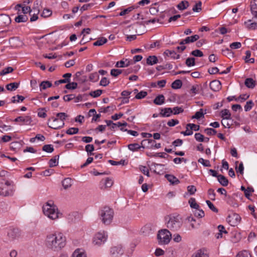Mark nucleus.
<instances>
[{
	"mask_svg": "<svg viewBox=\"0 0 257 257\" xmlns=\"http://www.w3.org/2000/svg\"><path fill=\"white\" fill-rule=\"evenodd\" d=\"M45 244L48 249L59 251L66 245V237L62 232H51L47 235Z\"/></svg>",
	"mask_w": 257,
	"mask_h": 257,
	"instance_id": "f257e3e1",
	"label": "nucleus"
},
{
	"mask_svg": "<svg viewBox=\"0 0 257 257\" xmlns=\"http://www.w3.org/2000/svg\"><path fill=\"white\" fill-rule=\"evenodd\" d=\"M43 211L46 216L52 220H55L59 217L58 209L52 201L47 202L43 205Z\"/></svg>",
	"mask_w": 257,
	"mask_h": 257,
	"instance_id": "f03ea898",
	"label": "nucleus"
},
{
	"mask_svg": "<svg viewBox=\"0 0 257 257\" xmlns=\"http://www.w3.org/2000/svg\"><path fill=\"white\" fill-rule=\"evenodd\" d=\"M99 214L102 222L105 225H109L113 219L114 212L110 207L105 206L99 211Z\"/></svg>",
	"mask_w": 257,
	"mask_h": 257,
	"instance_id": "7ed1b4c3",
	"label": "nucleus"
},
{
	"mask_svg": "<svg viewBox=\"0 0 257 257\" xmlns=\"http://www.w3.org/2000/svg\"><path fill=\"white\" fill-rule=\"evenodd\" d=\"M5 185L9 188H6L3 182H0V196L3 197L13 196L15 192V185L13 182L7 180Z\"/></svg>",
	"mask_w": 257,
	"mask_h": 257,
	"instance_id": "20e7f679",
	"label": "nucleus"
},
{
	"mask_svg": "<svg viewBox=\"0 0 257 257\" xmlns=\"http://www.w3.org/2000/svg\"><path fill=\"white\" fill-rule=\"evenodd\" d=\"M157 238L160 244H167L170 242L172 238V234L168 229H161L158 232Z\"/></svg>",
	"mask_w": 257,
	"mask_h": 257,
	"instance_id": "39448f33",
	"label": "nucleus"
},
{
	"mask_svg": "<svg viewBox=\"0 0 257 257\" xmlns=\"http://www.w3.org/2000/svg\"><path fill=\"white\" fill-rule=\"evenodd\" d=\"M107 238V233L106 231H101L97 232L93 238V243L95 245L100 246L104 244Z\"/></svg>",
	"mask_w": 257,
	"mask_h": 257,
	"instance_id": "423d86ee",
	"label": "nucleus"
},
{
	"mask_svg": "<svg viewBox=\"0 0 257 257\" xmlns=\"http://www.w3.org/2000/svg\"><path fill=\"white\" fill-rule=\"evenodd\" d=\"M181 225L180 217L179 216H170L167 223V227L171 230H177Z\"/></svg>",
	"mask_w": 257,
	"mask_h": 257,
	"instance_id": "0eeeda50",
	"label": "nucleus"
},
{
	"mask_svg": "<svg viewBox=\"0 0 257 257\" xmlns=\"http://www.w3.org/2000/svg\"><path fill=\"white\" fill-rule=\"evenodd\" d=\"M64 121H61L57 117H51L48 120L49 127L54 130L59 129L64 125Z\"/></svg>",
	"mask_w": 257,
	"mask_h": 257,
	"instance_id": "6e6552de",
	"label": "nucleus"
},
{
	"mask_svg": "<svg viewBox=\"0 0 257 257\" xmlns=\"http://www.w3.org/2000/svg\"><path fill=\"white\" fill-rule=\"evenodd\" d=\"M241 220L240 216L237 213H233L229 215L226 218L227 222L232 226L238 225Z\"/></svg>",
	"mask_w": 257,
	"mask_h": 257,
	"instance_id": "1a4fd4ad",
	"label": "nucleus"
},
{
	"mask_svg": "<svg viewBox=\"0 0 257 257\" xmlns=\"http://www.w3.org/2000/svg\"><path fill=\"white\" fill-rule=\"evenodd\" d=\"M199 36L198 35H195L194 36L187 37L185 39L182 40L179 44L181 45H183L185 44H189L190 43H193L194 42L196 41L199 39Z\"/></svg>",
	"mask_w": 257,
	"mask_h": 257,
	"instance_id": "9d476101",
	"label": "nucleus"
},
{
	"mask_svg": "<svg viewBox=\"0 0 257 257\" xmlns=\"http://www.w3.org/2000/svg\"><path fill=\"white\" fill-rule=\"evenodd\" d=\"M210 88L214 91H218L221 88V84L219 80H215L210 83Z\"/></svg>",
	"mask_w": 257,
	"mask_h": 257,
	"instance_id": "9b49d317",
	"label": "nucleus"
},
{
	"mask_svg": "<svg viewBox=\"0 0 257 257\" xmlns=\"http://www.w3.org/2000/svg\"><path fill=\"white\" fill-rule=\"evenodd\" d=\"M110 253L112 255L117 256L123 254V250L120 246H114L111 248Z\"/></svg>",
	"mask_w": 257,
	"mask_h": 257,
	"instance_id": "f8f14e48",
	"label": "nucleus"
},
{
	"mask_svg": "<svg viewBox=\"0 0 257 257\" xmlns=\"http://www.w3.org/2000/svg\"><path fill=\"white\" fill-rule=\"evenodd\" d=\"M14 121L15 122H23L26 124H29L32 122L31 118L29 116H26L25 117L19 116L16 118Z\"/></svg>",
	"mask_w": 257,
	"mask_h": 257,
	"instance_id": "ddd939ff",
	"label": "nucleus"
},
{
	"mask_svg": "<svg viewBox=\"0 0 257 257\" xmlns=\"http://www.w3.org/2000/svg\"><path fill=\"white\" fill-rule=\"evenodd\" d=\"M10 237L13 239L19 238L21 235L20 231L17 228H14L10 230L8 233Z\"/></svg>",
	"mask_w": 257,
	"mask_h": 257,
	"instance_id": "4468645a",
	"label": "nucleus"
},
{
	"mask_svg": "<svg viewBox=\"0 0 257 257\" xmlns=\"http://www.w3.org/2000/svg\"><path fill=\"white\" fill-rule=\"evenodd\" d=\"M164 55L168 57H170L171 58L174 59H177L180 58V55L177 54L175 51L174 50H166L164 52Z\"/></svg>",
	"mask_w": 257,
	"mask_h": 257,
	"instance_id": "2eb2a0df",
	"label": "nucleus"
},
{
	"mask_svg": "<svg viewBox=\"0 0 257 257\" xmlns=\"http://www.w3.org/2000/svg\"><path fill=\"white\" fill-rule=\"evenodd\" d=\"M173 113V110L170 107L162 108L160 115L163 117H169Z\"/></svg>",
	"mask_w": 257,
	"mask_h": 257,
	"instance_id": "dca6fc26",
	"label": "nucleus"
},
{
	"mask_svg": "<svg viewBox=\"0 0 257 257\" xmlns=\"http://www.w3.org/2000/svg\"><path fill=\"white\" fill-rule=\"evenodd\" d=\"M156 22H159L158 19H156L155 18H154L153 19L148 20H144V21L142 22L141 23L137 22L134 25H133V27H135V28L138 26V25H142L144 26H145L146 25H148L150 23H155Z\"/></svg>",
	"mask_w": 257,
	"mask_h": 257,
	"instance_id": "f3484780",
	"label": "nucleus"
},
{
	"mask_svg": "<svg viewBox=\"0 0 257 257\" xmlns=\"http://www.w3.org/2000/svg\"><path fill=\"white\" fill-rule=\"evenodd\" d=\"M251 20H249L247 22H245L244 24L246 28L248 29L255 30L257 29V20H254V21L250 24L248 22H251Z\"/></svg>",
	"mask_w": 257,
	"mask_h": 257,
	"instance_id": "a211bd4d",
	"label": "nucleus"
},
{
	"mask_svg": "<svg viewBox=\"0 0 257 257\" xmlns=\"http://www.w3.org/2000/svg\"><path fill=\"white\" fill-rule=\"evenodd\" d=\"M165 177L172 184L176 185L179 183V180L172 175L166 174Z\"/></svg>",
	"mask_w": 257,
	"mask_h": 257,
	"instance_id": "6ab92c4d",
	"label": "nucleus"
},
{
	"mask_svg": "<svg viewBox=\"0 0 257 257\" xmlns=\"http://www.w3.org/2000/svg\"><path fill=\"white\" fill-rule=\"evenodd\" d=\"M155 141L153 139H145L141 142L142 147L144 149L145 147L150 148L151 144H155Z\"/></svg>",
	"mask_w": 257,
	"mask_h": 257,
	"instance_id": "aec40b11",
	"label": "nucleus"
},
{
	"mask_svg": "<svg viewBox=\"0 0 257 257\" xmlns=\"http://www.w3.org/2000/svg\"><path fill=\"white\" fill-rule=\"evenodd\" d=\"M221 116L223 119H231V114L229 110L227 109H224L221 111Z\"/></svg>",
	"mask_w": 257,
	"mask_h": 257,
	"instance_id": "412c9836",
	"label": "nucleus"
},
{
	"mask_svg": "<svg viewBox=\"0 0 257 257\" xmlns=\"http://www.w3.org/2000/svg\"><path fill=\"white\" fill-rule=\"evenodd\" d=\"M158 62V58L156 56H150L147 59V64L153 65Z\"/></svg>",
	"mask_w": 257,
	"mask_h": 257,
	"instance_id": "4be33fe9",
	"label": "nucleus"
},
{
	"mask_svg": "<svg viewBox=\"0 0 257 257\" xmlns=\"http://www.w3.org/2000/svg\"><path fill=\"white\" fill-rule=\"evenodd\" d=\"M165 102V97L163 95L160 94L157 96L154 100V103L157 105H162Z\"/></svg>",
	"mask_w": 257,
	"mask_h": 257,
	"instance_id": "5701e85b",
	"label": "nucleus"
},
{
	"mask_svg": "<svg viewBox=\"0 0 257 257\" xmlns=\"http://www.w3.org/2000/svg\"><path fill=\"white\" fill-rule=\"evenodd\" d=\"M244 84L245 86L249 88H253L255 85V81L252 78H246L245 80Z\"/></svg>",
	"mask_w": 257,
	"mask_h": 257,
	"instance_id": "b1692460",
	"label": "nucleus"
},
{
	"mask_svg": "<svg viewBox=\"0 0 257 257\" xmlns=\"http://www.w3.org/2000/svg\"><path fill=\"white\" fill-rule=\"evenodd\" d=\"M217 179L220 184L223 186H226L228 184V180L225 176L222 175H219L217 176Z\"/></svg>",
	"mask_w": 257,
	"mask_h": 257,
	"instance_id": "393cba45",
	"label": "nucleus"
},
{
	"mask_svg": "<svg viewBox=\"0 0 257 257\" xmlns=\"http://www.w3.org/2000/svg\"><path fill=\"white\" fill-rule=\"evenodd\" d=\"M191 257H209V256L204 251L200 249L194 252Z\"/></svg>",
	"mask_w": 257,
	"mask_h": 257,
	"instance_id": "a878e982",
	"label": "nucleus"
},
{
	"mask_svg": "<svg viewBox=\"0 0 257 257\" xmlns=\"http://www.w3.org/2000/svg\"><path fill=\"white\" fill-rule=\"evenodd\" d=\"M62 186L65 189L70 188L72 185V180L70 178L64 179L62 182Z\"/></svg>",
	"mask_w": 257,
	"mask_h": 257,
	"instance_id": "bb28decb",
	"label": "nucleus"
},
{
	"mask_svg": "<svg viewBox=\"0 0 257 257\" xmlns=\"http://www.w3.org/2000/svg\"><path fill=\"white\" fill-rule=\"evenodd\" d=\"M107 42L106 38L104 37H101L98 39V40L93 43V45L95 46H100L105 44Z\"/></svg>",
	"mask_w": 257,
	"mask_h": 257,
	"instance_id": "cd10ccee",
	"label": "nucleus"
},
{
	"mask_svg": "<svg viewBox=\"0 0 257 257\" xmlns=\"http://www.w3.org/2000/svg\"><path fill=\"white\" fill-rule=\"evenodd\" d=\"M101 183L104 185L105 188H109L113 185V182L111 179L106 178L105 179L101 181Z\"/></svg>",
	"mask_w": 257,
	"mask_h": 257,
	"instance_id": "c85d7f7f",
	"label": "nucleus"
},
{
	"mask_svg": "<svg viewBox=\"0 0 257 257\" xmlns=\"http://www.w3.org/2000/svg\"><path fill=\"white\" fill-rule=\"evenodd\" d=\"M189 6V4L188 1H183L178 5L177 8L180 10H184L187 9Z\"/></svg>",
	"mask_w": 257,
	"mask_h": 257,
	"instance_id": "c756f323",
	"label": "nucleus"
},
{
	"mask_svg": "<svg viewBox=\"0 0 257 257\" xmlns=\"http://www.w3.org/2000/svg\"><path fill=\"white\" fill-rule=\"evenodd\" d=\"M58 159L59 156L57 155L52 158L51 159H50L49 162V166L50 167H54L56 166L58 164Z\"/></svg>",
	"mask_w": 257,
	"mask_h": 257,
	"instance_id": "7c9ffc66",
	"label": "nucleus"
},
{
	"mask_svg": "<svg viewBox=\"0 0 257 257\" xmlns=\"http://www.w3.org/2000/svg\"><path fill=\"white\" fill-rule=\"evenodd\" d=\"M189 203L191 208L199 210L200 208L199 205L196 203V200L194 198H191L189 200Z\"/></svg>",
	"mask_w": 257,
	"mask_h": 257,
	"instance_id": "2f4dec72",
	"label": "nucleus"
},
{
	"mask_svg": "<svg viewBox=\"0 0 257 257\" xmlns=\"http://www.w3.org/2000/svg\"><path fill=\"white\" fill-rule=\"evenodd\" d=\"M52 85V83L49 81H42L40 84V90L46 89L47 88L51 87Z\"/></svg>",
	"mask_w": 257,
	"mask_h": 257,
	"instance_id": "473e14b6",
	"label": "nucleus"
},
{
	"mask_svg": "<svg viewBox=\"0 0 257 257\" xmlns=\"http://www.w3.org/2000/svg\"><path fill=\"white\" fill-rule=\"evenodd\" d=\"M206 113V112H203V109H200L199 111L196 112L194 115L192 116V118H196L197 119H199L201 117H204V114Z\"/></svg>",
	"mask_w": 257,
	"mask_h": 257,
	"instance_id": "72a5a7b5",
	"label": "nucleus"
},
{
	"mask_svg": "<svg viewBox=\"0 0 257 257\" xmlns=\"http://www.w3.org/2000/svg\"><path fill=\"white\" fill-rule=\"evenodd\" d=\"M28 19L27 16L25 15H19L15 18V21L17 23L26 22Z\"/></svg>",
	"mask_w": 257,
	"mask_h": 257,
	"instance_id": "f704fd0d",
	"label": "nucleus"
},
{
	"mask_svg": "<svg viewBox=\"0 0 257 257\" xmlns=\"http://www.w3.org/2000/svg\"><path fill=\"white\" fill-rule=\"evenodd\" d=\"M182 86V82L181 80L179 79H177L175 80L172 83V87L173 89H179Z\"/></svg>",
	"mask_w": 257,
	"mask_h": 257,
	"instance_id": "c9c22d12",
	"label": "nucleus"
},
{
	"mask_svg": "<svg viewBox=\"0 0 257 257\" xmlns=\"http://www.w3.org/2000/svg\"><path fill=\"white\" fill-rule=\"evenodd\" d=\"M19 86V83L16 82L11 83L7 85L6 88L7 90L13 91L16 90Z\"/></svg>",
	"mask_w": 257,
	"mask_h": 257,
	"instance_id": "e433bc0d",
	"label": "nucleus"
},
{
	"mask_svg": "<svg viewBox=\"0 0 257 257\" xmlns=\"http://www.w3.org/2000/svg\"><path fill=\"white\" fill-rule=\"evenodd\" d=\"M72 257H87L86 254L78 249L73 253Z\"/></svg>",
	"mask_w": 257,
	"mask_h": 257,
	"instance_id": "4c0bfd02",
	"label": "nucleus"
},
{
	"mask_svg": "<svg viewBox=\"0 0 257 257\" xmlns=\"http://www.w3.org/2000/svg\"><path fill=\"white\" fill-rule=\"evenodd\" d=\"M245 57L244 58V60L246 63H253L254 62V58H249L251 55V53L249 51H246L245 52Z\"/></svg>",
	"mask_w": 257,
	"mask_h": 257,
	"instance_id": "58836bf2",
	"label": "nucleus"
},
{
	"mask_svg": "<svg viewBox=\"0 0 257 257\" xmlns=\"http://www.w3.org/2000/svg\"><path fill=\"white\" fill-rule=\"evenodd\" d=\"M33 9L34 13L30 19L31 22L35 21L38 19V14L39 13V10L36 7H34Z\"/></svg>",
	"mask_w": 257,
	"mask_h": 257,
	"instance_id": "ea45409f",
	"label": "nucleus"
},
{
	"mask_svg": "<svg viewBox=\"0 0 257 257\" xmlns=\"http://www.w3.org/2000/svg\"><path fill=\"white\" fill-rule=\"evenodd\" d=\"M142 147V145L140 146L138 144L135 143V144H131L128 145V148L132 151H136L138 150L139 149H140Z\"/></svg>",
	"mask_w": 257,
	"mask_h": 257,
	"instance_id": "a19ab883",
	"label": "nucleus"
},
{
	"mask_svg": "<svg viewBox=\"0 0 257 257\" xmlns=\"http://www.w3.org/2000/svg\"><path fill=\"white\" fill-rule=\"evenodd\" d=\"M249 95L247 94H241L235 98V101L237 102H243L245 100H246L249 97Z\"/></svg>",
	"mask_w": 257,
	"mask_h": 257,
	"instance_id": "79ce46f5",
	"label": "nucleus"
},
{
	"mask_svg": "<svg viewBox=\"0 0 257 257\" xmlns=\"http://www.w3.org/2000/svg\"><path fill=\"white\" fill-rule=\"evenodd\" d=\"M13 71L14 69L12 67H8L0 72V76L6 75L8 73L12 72Z\"/></svg>",
	"mask_w": 257,
	"mask_h": 257,
	"instance_id": "37998d69",
	"label": "nucleus"
},
{
	"mask_svg": "<svg viewBox=\"0 0 257 257\" xmlns=\"http://www.w3.org/2000/svg\"><path fill=\"white\" fill-rule=\"evenodd\" d=\"M99 76L97 72L91 73L89 75V80L91 81L96 82L98 80Z\"/></svg>",
	"mask_w": 257,
	"mask_h": 257,
	"instance_id": "c03bdc74",
	"label": "nucleus"
},
{
	"mask_svg": "<svg viewBox=\"0 0 257 257\" xmlns=\"http://www.w3.org/2000/svg\"><path fill=\"white\" fill-rule=\"evenodd\" d=\"M151 230V228L149 225H145L142 228V232L145 235H149Z\"/></svg>",
	"mask_w": 257,
	"mask_h": 257,
	"instance_id": "a18cd8bd",
	"label": "nucleus"
},
{
	"mask_svg": "<svg viewBox=\"0 0 257 257\" xmlns=\"http://www.w3.org/2000/svg\"><path fill=\"white\" fill-rule=\"evenodd\" d=\"M25 99V97L22 95H17L16 96H13L12 97V102H19L20 101L22 102Z\"/></svg>",
	"mask_w": 257,
	"mask_h": 257,
	"instance_id": "49530a36",
	"label": "nucleus"
},
{
	"mask_svg": "<svg viewBox=\"0 0 257 257\" xmlns=\"http://www.w3.org/2000/svg\"><path fill=\"white\" fill-rule=\"evenodd\" d=\"M195 59L193 57L188 58L186 60V65L188 67L193 66L195 64Z\"/></svg>",
	"mask_w": 257,
	"mask_h": 257,
	"instance_id": "de8ad7c7",
	"label": "nucleus"
},
{
	"mask_svg": "<svg viewBox=\"0 0 257 257\" xmlns=\"http://www.w3.org/2000/svg\"><path fill=\"white\" fill-rule=\"evenodd\" d=\"M253 105L254 103L252 100L247 101L244 107V110L245 111H249L252 108Z\"/></svg>",
	"mask_w": 257,
	"mask_h": 257,
	"instance_id": "09e8293b",
	"label": "nucleus"
},
{
	"mask_svg": "<svg viewBox=\"0 0 257 257\" xmlns=\"http://www.w3.org/2000/svg\"><path fill=\"white\" fill-rule=\"evenodd\" d=\"M122 73L123 70L120 69H112L110 71V74L113 77H117Z\"/></svg>",
	"mask_w": 257,
	"mask_h": 257,
	"instance_id": "8fccbe9b",
	"label": "nucleus"
},
{
	"mask_svg": "<svg viewBox=\"0 0 257 257\" xmlns=\"http://www.w3.org/2000/svg\"><path fill=\"white\" fill-rule=\"evenodd\" d=\"M94 150V147L93 145H87L85 146V150L88 153V155H92L93 154L92 152Z\"/></svg>",
	"mask_w": 257,
	"mask_h": 257,
	"instance_id": "3c124183",
	"label": "nucleus"
},
{
	"mask_svg": "<svg viewBox=\"0 0 257 257\" xmlns=\"http://www.w3.org/2000/svg\"><path fill=\"white\" fill-rule=\"evenodd\" d=\"M42 150L47 153H52L54 151V148L51 145H45L43 147Z\"/></svg>",
	"mask_w": 257,
	"mask_h": 257,
	"instance_id": "603ef678",
	"label": "nucleus"
},
{
	"mask_svg": "<svg viewBox=\"0 0 257 257\" xmlns=\"http://www.w3.org/2000/svg\"><path fill=\"white\" fill-rule=\"evenodd\" d=\"M202 3L201 1H199L193 7L192 10L194 12H199L201 11Z\"/></svg>",
	"mask_w": 257,
	"mask_h": 257,
	"instance_id": "864d4df0",
	"label": "nucleus"
},
{
	"mask_svg": "<svg viewBox=\"0 0 257 257\" xmlns=\"http://www.w3.org/2000/svg\"><path fill=\"white\" fill-rule=\"evenodd\" d=\"M102 93V90L97 89L96 90L91 91L89 93V95L93 97H97L99 96Z\"/></svg>",
	"mask_w": 257,
	"mask_h": 257,
	"instance_id": "5fc2aeb1",
	"label": "nucleus"
},
{
	"mask_svg": "<svg viewBox=\"0 0 257 257\" xmlns=\"http://www.w3.org/2000/svg\"><path fill=\"white\" fill-rule=\"evenodd\" d=\"M208 207L214 212L217 213L218 212V210L217 208H216L213 204L209 200H207L206 201Z\"/></svg>",
	"mask_w": 257,
	"mask_h": 257,
	"instance_id": "6e6d98bb",
	"label": "nucleus"
},
{
	"mask_svg": "<svg viewBox=\"0 0 257 257\" xmlns=\"http://www.w3.org/2000/svg\"><path fill=\"white\" fill-rule=\"evenodd\" d=\"M68 115L64 112H59L56 114V117L61 121H64Z\"/></svg>",
	"mask_w": 257,
	"mask_h": 257,
	"instance_id": "4d7b16f0",
	"label": "nucleus"
},
{
	"mask_svg": "<svg viewBox=\"0 0 257 257\" xmlns=\"http://www.w3.org/2000/svg\"><path fill=\"white\" fill-rule=\"evenodd\" d=\"M79 129L77 127H71L66 131V134L68 135H72L78 133Z\"/></svg>",
	"mask_w": 257,
	"mask_h": 257,
	"instance_id": "13d9d810",
	"label": "nucleus"
},
{
	"mask_svg": "<svg viewBox=\"0 0 257 257\" xmlns=\"http://www.w3.org/2000/svg\"><path fill=\"white\" fill-rule=\"evenodd\" d=\"M222 54L226 56H227L229 58L233 57V53L228 48H226V49H225L224 50H222Z\"/></svg>",
	"mask_w": 257,
	"mask_h": 257,
	"instance_id": "bf43d9fd",
	"label": "nucleus"
},
{
	"mask_svg": "<svg viewBox=\"0 0 257 257\" xmlns=\"http://www.w3.org/2000/svg\"><path fill=\"white\" fill-rule=\"evenodd\" d=\"M147 95V92L145 91H141L136 95L135 98L138 99H141L145 97Z\"/></svg>",
	"mask_w": 257,
	"mask_h": 257,
	"instance_id": "052dcab7",
	"label": "nucleus"
},
{
	"mask_svg": "<svg viewBox=\"0 0 257 257\" xmlns=\"http://www.w3.org/2000/svg\"><path fill=\"white\" fill-rule=\"evenodd\" d=\"M134 9V8L133 7H128V8L124 9V10L122 11L119 13V16H123L126 14H127L130 13L131 12H132Z\"/></svg>",
	"mask_w": 257,
	"mask_h": 257,
	"instance_id": "680f3d73",
	"label": "nucleus"
},
{
	"mask_svg": "<svg viewBox=\"0 0 257 257\" xmlns=\"http://www.w3.org/2000/svg\"><path fill=\"white\" fill-rule=\"evenodd\" d=\"M186 130L185 131L181 132V134L184 136H190L193 134V131L190 128V126H188V124L186 126Z\"/></svg>",
	"mask_w": 257,
	"mask_h": 257,
	"instance_id": "e2e57ef3",
	"label": "nucleus"
},
{
	"mask_svg": "<svg viewBox=\"0 0 257 257\" xmlns=\"http://www.w3.org/2000/svg\"><path fill=\"white\" fill-rule=\"evenodd\" d=\"M236 257H252L251 254L246 250H243L236 256Z\"/></svg>",
	"mask_w": 257,
	"mask_h": 257,
	"instance_id": "0e129e2a",
	"label": "nucleus"
},
{
	"mask_svg": "<svg viewBox=\"0 0 257 257\" xmlns=\"http://www.w3.org/2000/svg\"><path fill=\"white\" fill-rule=\"evenodd\" d=\"M77 83L76 82L68 83L65 85V88L68 89H75L77 88Z\"/></svg>",
	"mask_w": 257,
	"mask_h": 257,
	"instance_id": "69168bd1",
	"label": "nucleus"
},
{
	"mask_svg": "<svg viewBox=\"0 0 257 257\" xmlns=\"http://www.w3.org/2000/svg\"><path fill=\"white\" fill-rule=\"evenodd\" d=\"M140 171L145 175L150 177L149 170L146 166H141L140 167Z\"/></svg>",
	"mask_w": 257,
	"mask_h": 257,
	"instance_id": "338daca9",
	"label": "nucleus"
},
{
	"mask_svg": "<svg viewBox=\"0 0 257 257\" xmlns=\"http://www.w3.org/2000/svg\"><path fill=\"white\" fill-rule=\"evenodd\" d=\"M198 162L202 164L204 166L210 167L211 164L209 160H204L203 158H200L198 160Z\"/></svg>",
	"mask_w": 257,
	"mask_h": 257,
	"instance_id": "774afa93",
	"label": "nucleus"
}]
</instances>
